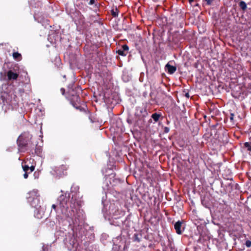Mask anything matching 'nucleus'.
Returning a JSON list of instances; mask_svg holds the SVG:
<instances>
[{"label": "nucleus", "instance_id": "obj_1", "mask_svg": "<svg viewBox=\"0 0 251 251\" xmlns=\"http://www.w3.org/2000/svg\"><path fill=\"white\" fill-rule=\"evenodd\" d=\"M75 194L72 195L70 200V194L65 193L61 195L58 198V205L54 204L52 205V208L59 214L61 213L68 221L74 226H78L80 222L84 220L83 211L79 209V205L74 198Z\"/></svg>", "mask_w": 251, "mask_h": 251}, {"label": "nucleus", "instance_id": "obj_2", "mask_svg": "<svg viewBox=\"0 0 251 251\" xmlns=\"http://www.w3.org/2000/svg\"><path fill=\"white\" fill-rule=\"evenodd\" d=\"M32 137V135L29 132H24L18 137L17 142L20 151H25L27 150V147L29 149V147L32 146L30 145Z\"/></svg>", "mask_w": 251, "mask_h": 251}, {"label": "nucleus", "instance_id": "obj_3", "mask_svg": "<svg viewBox=\"0 0 251 251\" xmlns=\"http://www.w3.org/2000/svg\"><path fill=\"white\" fill-rule=\"evenodd\" d=\"M28 201L32 207L37 208L40 206L39 194L38 190H33L29 193Z\"/></svg>", "mask_w": 251, "mask_h": 251}, {"label": "nucleus", "instance_id": "obj_4", "mask_svg": "<svg viewBox=\"0 0 251 251\" xmlns=\"http://www.w3.org/2000/svg\"><path fill=\"white\" fill-rule=\"evenodd\" d=\"M109 213L112 218L119 219L124 215V212L115 206V204H111L109 207Z\"/></svg>", "mask_w": 251, "mask_h": 251}, {"label": "nucleus", "instance_id": "obj_5", "mask_svg": "<svg viewBox=\"0 0 251 251\" xmlns=\"http://www.w3.org/2000/svg\"><path fill=\"white\" fill-rule=\"evenodd\" d=\"M185 224L184 220L178 221L174 225V228L177 234L181 235L185 230Z\"/></svg>", "mask_w": 251, "mask_h": 251}, {"label": "nucleus", "instance_id": "obj_6", "mask_svg": "<svg viewBox=\"0 0 251 251\" xmlns=\"http://www.w3.org/2000/svg\"><path fill=\"white\" fill-rule=\"evenodd\" d=\"M128 50V47L126 45H124L121 49L118 50L117 53L119 55L126 56Z\"/></svg>", "mask_w": 251, "mask_h": 251}, {"label": "nucleus", "instance_id": "obj_7", "mask_svg": "<svg viewBox=\"0 0 251 251\" xmlns=\"http://www.w3.org/2000/svg\"><path fill=\"white\" fill-rule=\"evenodd\" d=\"M19 76V74L14 73L12 71H8L7 72V77L9 80H16Z\"/></svg>", "mask_w": 251, "mask_h": 251}, {"label": "nucleus", "instance_id": "obj_8", "mask_svg": "<svg viewBox=\"0 0 251 251\" xmlns=\"http://www.w3.org/2000/svg\"><path fill=\"white\" fill-rule=\"evenodd\" d=\"M34 145H32L31 147H29V149L32 154H36L37 155H39L41 152V149L39 147H37V145H36L35 149H34Z\"/></svg>", "mask_w": 251, "mask_h": 251}, {"label": "nucleus", "instance_id": "obj_9", "mask_svg": "<svg viewBox=\"0 0 251 251\" xmlns=\"http://www.w3.org/2000/svg\"><path fill=\"white\" fill-rule=\"evenodd\" d=\"M13 57L14 59L17 61H20L22 58V55L18 52H13Z\"/></svg>", "mask_w": 251, "mask_h": 251}, {"label": "nucleus", "instance_id": "obj_10", "mask_svg": "<svg viewBox=\"0 0 251 251\" xmlns=\"http://www.w3.org/2000/svg\"><path fill=\"white\" fill-rule=\"evenodd\" d=\"M3 105H8L9 107H8V108H13V105L15 103H13L12 101L11 102H9L7 100H3Z\"/></svg>", "mask_w": 251, "mask_h": 251}, {"label": "nucleus", "instance_id": "obj_11", "mask_svg": "<svg viewBox=\"0 0 251 251\" xmlns=\"http://www.w3.org/2000/svg\"><path fill=\"white\" fill-rule=\"evenodd\" d=\"M239 5L241 9H242L244 11L247 9V4L246 2L244 1H241L239 3Z\"/></svg>", "mask_w": 251, "mask_h": 251}, {"label": "nucleus", "instance_id": "obj_12", "mask_svg": "<svg viewBox=\"0 0 251 251\" xmlns=\"http://www.w3.org/2000/svg\"><path fill=\"white\" fill-rule=\"evenodd\" d=\"M169 62L165 66V68H166V69H167L168 71V72L170 74H173V66H171L169 64Z\"/></svg>", "mask_w": 251, "mask_h": 251}, {"label": "nucleus", "instance_id": "obj_13", "mask_svg": "<svg viewBox=\"0 0 251 251\" xmlns=\"http://www.w3.org/2000/svg\"><path fill=\"white\" fill-rule=\"evenodd\" d=\"M160 115L156 113L152 114L151 118L154 120L155 122L158 121Z\"/></svg>", "mask_w": 251, "mask_h": 251}, {"label": "nucleus", "instance_id": "obj_14", "mask_svg": "<svg viewBox=\"0 0 251 251\" xmlns=\"http://www.w3.org/2000/svg\"><path fill=\"white\" fill-rule=\"evenodd\" d=\"M191 5L193 6H199V4L197 3V0H188Z\"/></svg>", "mask_w": 251, "mask_h": 251}, {"label": "nucleus", "instance_id": "obj_15", "mask_svg": "<svg viewBox=\"0 0 251 251\" xmlns=\"http://www.w3.org/2000/svg\"><path fill=\"white\" fill-rule=\"evenodd\" d=\"M68 167L66 165H62L58 168L57 171L67 170Z\"/></svg>", "mask_w": 251, "mask_h": 251}, {"label": "nucleus", "instance_id": "obj_16", "mask_svg": "<svg viewBox=\"0 0 251 251\" xmlns=\"http://www.w3.org/2000/svg\"><path fill=\"white\" fill-rule=\"evenodd\" d=\"M79 189V188L78 186H74L73 187H72L71 188V193H73L74 191H76V192ZM75 194H76V193H75Z\"/></svg>", "mask_w": 251, "mask_h": 251}, {"label": "nucleus", "instance_id": "obj_17", "mask_svg": "<svg viewBox=\"0 0 251 251\" xmlns=\"http://www.w3.org/2000/svg\"><path fill=\"white\" fill-rule=\"evenodd\" d=\"M22 168H23L24 172H28V171L29 170V167L26 165H23Z\"/></svg>", "mask_w": 251, "mask_h": 251}, {"label": "nucleus", "instance_id": "obj_18", "mask_svg": "<svg viewBox=\"0 0 251 251\" xmlns=\"http://www.w3.org/2000/svg\"><path fill=\"white\" fill-rule=\"evenodd\" d=\"M244 146L246 147V148H247L248 149V150L249 151H251V146L250 145V144L248 142H246L245 144H244Z\"/></svg>", "mask_w": 251, "mask_h": 251}, {"label": "nucleus", "instance_id": "obj_19", "mask_svg": "<svg viewBox=\"0 0 251 251\" xmlns=\"http://www.w3.org/2000/svg\"><path fill=\"white\" fill-rule=\"evenodd\" d=\"M50 248L48 246H43V251H50Z\"/></svg>", "mask_w": 251, "mask_h": 251}, {"label": "nucleus", "instance_id": "obj_20", "mask_svg": "<svg viewBox=\"0 0 251 251\" xmlns=\"http://www.w3.org/2000/svg\"><path fill=\"white\" fill-rule=\"evenodd\" d=\"M112 14L113 17H117L118 15V12L117 11V9H116L115 11L112 10Z\"/></svg>", "mask_w": 251, "mask_h": 251}, {"label": "nucleus", "instance_id": "obj_21", "mask_svg": "<svg viewBox=\"0 0 251 251\" xmlns=\"http://www.w3.org/2000/svg\"><path fill=\"white\" fill-rule=\"evenodd\" d=\"M245 245L247 247H250L251 246V241L250 240H247Z\"/></svg>", "mask_w": 251, "mask_h": 251}, {"label": "nucleus", "instance_id": "obj_22", "mask_svg": "<svg viewBox=\"0 0 251 251\" xmlns=\"http://www.w3.org/2000/svg\"><path fill=\"white\" fill-rule=\"evenodd\" d=\"M74 99H75L76 101L78 102H79V101H80V99L77 95L74 96Z\"/></svg>", "mask_w": 251, "mask_h": 251}, {"label": "nucleus", "instance_id": "obj_23", "mask_svg": "<svg viewBox=\"0 0 251 251\" xmlns=\"http://www.w3.org/2000/svg\"><path fill=\"white\" fill-rule=\"evenodd\" d=\"M35 169V166H31V167H29V170H30V172L29 173H31Z\"/></svg>", "mask_w": 251, "mask_h": 251}, {"label": "nucleus", "instance_id": "obj_24", "mask_svg": "<svg viewBox=\"0 0 251 251\" xmlns=\"http://www.w3.org/2000/svg\"><path fill=\"white\" fill-rule=\"evenodd\" d=\"M28 172H25V174H24V177L25 179L27 178V177H28Z\"/></svg>", "mask_w": 251, "mask_h": 251}, {"label": "nucleus", "instance_id": "obj_25", "mask_svg": "<svg viewBox=\"0 0 251 251\" xmlns=\"http://www.w3.org/2000/svg\"><path fill=\"white\" fill-rule=\"evenodd\" d=\"M234 116V114H233V113H231V114H230V120L231 121H233Z\"/></svg>", "mask_w": 251, "mask_h": 251}, {"label": "nucleus", "instance_id": "obj_26", "mask_svg": "<svg viewBox=\"0 0 251 251\" xmlns=\"http://www.w3.org/2000/svg\"><path fill=\"white\" fill-rule=\"evenodd\" d=\"M95 3V0H90L89 2V4L90 5H93Z\"/></svg>", "mask_w": 251, "mask_h": 251}, {"label": "nucleus", "instance_id": "obj_27", "mask_svg": "<svg viewBox=\"0 0 251 251\" xmlns=\"http://www.w3.org/2000/svg\"><path fill=\"white\" fill-rule=\"evenodd\" d=\"M77 245L76 243H74V244H73V247L74 248H76V247H77Z\"/></svg>", "mask_w": 251, "mask_h": 251}, {"label": "nucleus", "instance_id": "obj_28", "mask_svg": "<svg viewBox=\"0 0 251 251\" xmlns=\"http://www.w3.org/2000/svg\"><path fill=\"white\" fill-rule=\"evenodd\" d=\"M185 96L187 97V98H189V95L188 93H186L185 94Z\"/></svg>", "mask_w": 251, "mask_h": 251}, {"label": "nucleus", "instance_id": "obj_29", "mask_svg": "<svg viewBox=\"0 0 251 251\" xmlns=\"http://www.w3.org/2000/svg\"><path fill=\"white\" fill-rule=\"evenodd\" d=\"M176 67L175 66H174V73L176 71Z\"/></svg>", "mask_w": 251, "mask_h": 251}, {"label": "nucleus", "instance_id": "obj_30", "mask_svg": "<svg viewBox=\"0 0 251 251\" xmlns=\"http://www.w3.org/2000/svg\"><path fill=\"white\" fill-rule=\"evenodd\" d=\"M61 91H62L63 94H64V93L65 92V90L64 89H61Z\"/></svg>", "mask_w": 251, "mask_h": 251}, {"label": "nucleus", "instance_id": "obj_31", "mask_svg": "<svg viewBox=\"0 0 251 251\" xmlns=\"http://www.w3.org/2000/svg\"><path fill=\"white\" fill-rule=\"evenodd\" d=\"M171 184L172 185L173 184V181L172 180H171Z\"/></svg>", "mask_w": 251, "mask_h": 251}, {"label": "nucleus", "instance_id": "obj_32", "mask_svg": "<svg viewBox=\"0 0 251 251\" xmlns=\"http://www.w3.org/2000/svg\"><path fill=\"white\" fill-rule=\"evenodd\" d=\"M57 174H60V173H58V172H57Z\"/></svg>", "mask_w": 251, "mask_h": 251}]
</instances>
